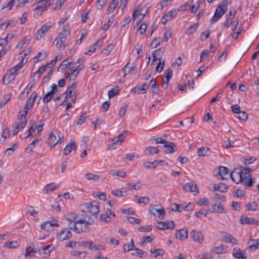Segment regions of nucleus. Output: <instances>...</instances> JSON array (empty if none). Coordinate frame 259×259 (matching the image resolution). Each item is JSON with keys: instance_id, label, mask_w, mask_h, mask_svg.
Here are the masks:
<instances>
[{"instance_id": "nucleus-27", "label": "nucleus", "mask_w": 259, "mask_h": 259, "mask_svg": "<svg viewBox=\"0 0 259 259\" xmlns=\"http://www.w3.org/2000/svg\"><path fill=\"white\" fill-rule=\"evenodd\" d=\"M219 173L221 178L223 180L228 179L230 175L229 173L228 168L223 166L220 167Z\"/></svg>"}, {"instance_id": "nucleus-50", "label": "nucleus", "mask_w": 259, "mask_h": 259, "mask_svg": "<svg viewBox=\"0 0 259 259\" xmlns=\"http://www.w3.org/2000/svg\"><path fill=\"white\" fill-rule=\"evenodd\" d=\"M11 96L9 94L5 95L0 103V108H3L10 100Z\"/></svg>"}, {"instance_id": "nucleus-20", "label": "nucleus", "mask_w": 259, "mask_h": 259, "mask_svg": "<svg viewBox=\"0 0 259 259\" xmlns=\"http://www.w3.org/2000/svg\"><path fill=\"white\" fill-rule=\"evenodd\" d=\"M240 223L242 224L258 225V221L252 218H249L247 216H242L240 218Z\"/></svg>"}, {"instance_id": "nucleus-7", "label": "nucleus", "mask_w": 259, "mask_h": 259, "mask_svg": "<svg viewBox=\"0 0 259 259\" xmlns=\"http://www.w3.org/2000/svg\"><path fill=\"white\" fill-rule=\"evenodd\" d=\"M72 236L70 231L66 228L64 227L60 231L56 233V237L57 240L62 242L70 239Z\"/></svg>"}, {"instance_id": "nucleus-38", "label": "nucleus", "mask_w": 259, "mask_h": 259, "mask_svg": "<svg viewBox=\"0 0 259 259\" xmlns=\"http://www.w3.org/2000/svg\"><path fill=\"white\" fill-rule=\"evenodd\" d=\"M175 144L169 142V144H165L164 145V152L166 153H172L174 152Z\"/></svg>"}, {"instance_id": "nucleus-43", "label": "nucleus", "mask_w": 259, "mask_h": 259, "mask_svg": "<svg viewBox=\"0 0 259 259\" xmlns=\"http://www.w3.org/2000/svg\"><path fill=\"white\" fill-rule=\"evenodd\" d=\"M198 27V24L197 23L191 25L189 28L186 30L185 33L187 35H190L196 30Z\"/></svg>"}, {"instance_id": "nucleus-56", "label": "nucleus", "mask_w": 259, "mask_h": 259, "mask_svg": "<svg viewBox=\"0 0 259 259\" xmlns=\"http://www.w3.org/2000/svg\"><path fill=\"white\" fill-rule=\"evenodd\" d=\"M152 236L153 237V235H151V236H144L142 238V241H141V245L142 246L144 245V244L146 243H150L153 240V238H152Z\"/></svg>"}, {"instance_id": "nucleus-45", "label": "nucleus", "mask_w": 259, "mask_h": 259, "mask_svg": "<svg viewBox=\"0 0 259 259\" xmlns=\"http://www.w3.org/2000/svg\"><path fill=\"white\" fill-rule=\"evenodd\" d=\"M114 19V15H112L106 23L104 24L102 27V29L104 31H107L111 24H112Z\"/></svg>"}, {"instance_id": "nucleus-24", "label": "nucleus", "mask_w": 259, "mask_h": 259, "mask_svg": "<svg viewBox=\"0 0 259 259\" xmlns=\"http://www.w3.org/2000/svg\"><path fill=\"white\" fill-rule=\"evenodd\" d=\"M128 63H127L122 68V71L123 72V77H124L125 75L127 74L133 75L136 74L137 73V70L135 67L132 66L128 67Z\"/></svg>"}, {"instance_id": "nucleus-42", "label": "nucleus", "mask_w": 259, "mask_h": 259, "mask_svg": "<svg viewBox=\"0 0 259 259\" xmlns=\"http://www.w3.org/2000/svg\"><path fill=\"white\" fill-rule=\"evenodd\" d=\"M118 5V0H112L107 10V12L108 14H110L112 13L115 9L116 8Z\"/></svg>"}, {"instance_id": "nucleus-63", "label": "nucleus", "mask_w": 259, "mask_h": 259, "mask_svg": "<svg viewBox=\"0 0 259 259\" xmlns=\"http://www.w3.org/2000/svg\"><path fill=\"white\" fill-rule=\"evenodd\" d=\"M118 93H119L118 90L115 89V88H112L110 91H109L108 92V97L109 99H111V98L114 97L115 95L118 94Z\"/></svg>"}, {"instance_id": "nucleus-17", "label": "nucleus", "mask_w": 259, "mask_h": 259, "mask_svg": "<svg viewBox=\"0 0 259 259\" xmlns=\"http://www.w3.org/2000/svg\"><path fill=\"white\" fill-rule=\"evenodd\" d=\"M54 247L53 244L42 246L39 249V253L44 257H47L50 255L51 251L53 250Z\"/></svg>"}, {"instance_id": "nucleus-40", "label": "nucleus", "mask_w": 259, "mask_h": 259, "mask_svg": "<svg viewBox=\"0 0 259 259\" xmlns=\"http://www.w3.org/2000/svg\"><path fill=\"white\" fill-rule=\"evenodd\" d=\"M248 243L249 244V248L251 250L259 249V239L251 240Z\"/></svg>"}, {"instance_id": "nucleus-11", "label": "nucleus", "mask_w": 259, "mask_h": 259, "mask_svg": "<svg viewBox=\"0 0 259 259\" xmlns=\"http://www.w3.org/2000/svg\"><path fill=\"white\" fill-rule=\"evenodd\" d=\"M242 172L243 171L241 167L235 168L230 173V177L234 183L238 184L241 181Z\"/></svg>"}, {"instance_id": "nucleus-55", "label": "nucleus", "mask_w": 259, "mask_h": 259, "mask_svg": "<svg viewBox=\"0 0 259 259\" xmlns=\"http://www.w3.org/2000/svg\"><path fill=\"white\" fill-rule=\"evenodd\" d=\"M176 208L175 209H173V210H175L179 212H182L183 210H185V203H180V204H174Z\"/></svg>"}, {"instance_id": "nucleus-14", "label": "nucleus", "mask_w": 259, "mask_h": 259, "mask_svg": "<svg viewBox=\"0 0 259 259\" xmlns=\"http://www.w3.org/2000/svg\"><path fill=\"white\" fill-rule=\"evenodd\" d=\"M86 206L89 211L94 215L100 211L99 203L96 201L87 203Z\"/></svg>"}, {"instance_id": "nucleus-51", "label": "nucleus", "mask_w": 259, "mask_h": 259, "mask_svg": "<svg viewBox=\"0 0 259 259\" xmlns=\"http://www.w3.org/2000/svg\"><path fill=\"white\" fill-rule=\"evenodd\" d=\"M17 144L16 143L14 144L11 148H8L5 152V154L7 156L11 155L13 152L17 148Z\"/></svg>"}, {"instance_id": "nucleus-26", "label": "nucleus", "mask_w": 259, "mask_h": 259, "mask_svg": "<svg viewBox=\"0 0 259 259\" xmlns=\"http://www.w3.org/2000/svg\"><path fill=\"white\" fill-rule=\"evenodd\" d=\"M94 223V221L91 220L90 221H88L85 220H83L82 228H79V230L81 231V232H89L90 231L91 228L90 226L92 225Z\"/></svg>"}, {"instance_id": "nucleus-5", "label": "nucleus", "mask_w": 259, "mask_h": 259, "mask_svg": "<svg viewBox=\"0 0 259 259\" xmlns=\"http://www.w3.org/2000/svg\"><path fill=\"white\" fill-rule=\"evenodd\" d=\"M226 11L227 6L226 4L219 5L215 9L213 16L210 19V22L213 24L218 21Z\"/></svg>"}, {"instance_id": "nucleus-48", "label": "nucleus", "mask_w": 259, "mask_h": 259, "mask_svg": "<svg viewBox=\"0 0 259 259\" xmlns=\"http://www.w3.org/2000/svg\"><path fill=\"white\" fill-rule=\"evenodd\" d=\"M257 203L255 201H252L247 204L246 208L248 210L254 211L257 209Z\"/></svg>"}, {"instance_id": "nucleus-31", "label": "nucleus", "mask_w": 259, "mask_h": 259, "mask_svg": "<svg viewBox=\"0 0 259 259\" xmlns=\"http://www.w3.org/2000/svg\"><path fill=\"white\" fill-rule=\"evenodd\" d=\"M198 155L199 156H208L210 155L211 151L207 147H201L198 149Z\"/></svg>"}, {"instance_id": "nucleus-41", "label": "nucleus", "mask_w": 259, "mask_h": 259, "mask_svg": "<svg viewBox=\"0 0 259 259\" xmlns=\"http://www.w3.org/2000/svg\"><path fill=\"white\" fill-rule=\"evenodd\" d=\"M72 62L69 61L68 59L64 60L60 64L59 67V71H64L69 65L71 64Z\"/></svg>"}, {"instance_id": "nucleus-59", "label": "nucleus", "mask_w": 259, "mask_h": 259, "mask_svg": "<svg viewBox=\"0 0 259 259\" xmlns=\"http://www.w3.org/2000/svg\"><path fill=\"white\" fill-rule=\"evenodd\" d=\"M226 19L223 23V25L226 28H228L229 27L231 24L233 23L232 21L233 19L231 17H228V15H226Z\"/></svg>"}, {"instance_id": "nucleus-1", "label": "nucleus", "mask_w": 259, "mask_h": 259, "mask_svg": "<svg viewBox=\"0 0 259 259\" xmlns=\"http://www.w3.org/2000/svg\"><path fill=\"white\" fill-rule=\"evenodd\" d=\"M37 97V93L33 92L30 95V98L27 100L24 106L23 111H21L18 115V119L19 122L13 126L12 134L13 136L17 135L19 132L22 131L25 126L26 121V115L29 108H31L34 103V101Z\"/></svg>"}, {"instance_id": "nucleus-19", "label": "nucleus", "mask_w": 259, "mask_h": 259, "mask_svg": "<svg viewBox=\"0 0 259 259\" xmlns=\"http://www.w3.org/2000/svg\"><path fill=\"white\" fill-rule=\"evenodd\" d=\"M222 239L225 242L227 243H231L236 245L237 244L238 242L237 239L236 238L227 232L225 233Z\"/></svg>"}, {"instance_id": "nucleus-37", "label": "nucleus", "mask_w": 259, "mask_h": 259, "mask_svg": "<svg viewBox=\"0 0 259 259\" xmlns=\"http://www.w3.org/2000/svg\"><path fill=\"white\" fill-rule=\"evenodd\" d=\"M127 188L129 190H139L141 188L142 184L139 182L130 183L126 184Z\"/></svg>"}, {"instance_id": "nucleus-22", "label": "nucleus", "mask_w": 259, "mask_h": 259, "mask_svg": "<svg viewBox=\"0 0 259 259\" xmlns=\"http://www.w3.org/2000/svg\"><path fill=\"white\" fill-rule=\"evenodd\" d=\"M184 190L188 192L198 193V189L196 184L193 182H188L183 187Z\"/></svg>"}, {"instance_id": "nucleus-25", "label": "nucleus", "mask_w": 259, "mask_h": 259, "mask_svg": "<svg viewBox=\"0 0 259 259\" xmlns=\"http://www.w3.org/2000/svg\"><path fill=\"white\" fill-rule=\"evenodd\" d=\"M211 251L216 254L225 253L228 251V247L227 245L223 244L220 246L214 247L212 249Z\"/></svg>"}, {"instance_id": "nucleus-6", "label": "nucleus", "mask_w": 259, "mask_h": 259, "mask_svg": "<svg viewBox=\"0 0 259 259\" xmlns=\"http://www.w3.org/2000/svg\"><path fill=\"white\" fill-rule=\"evenodd\" d=\"M148 210L150 213H152L155 217L158 218L159 219H162L165 215L164 209L157 205H150L149 207Z\"/></svg>"}, {"instance_id": "nucleus-15", "label": "nucleus", "mask_w": 259, "mask_h": 259, "mask_svg": "<svg viewBox=\"0 0 259 259\" xmlns=\"http://www.w3.org/2000/svg\"><path fill=\"white\" fill-rule=\"evenodd\" d=\"M190 236L194 241L202 243L204 241V237L201 231L193 230L190 232Z\"/></svg>"}, {"instance_id": "nucleus-21", "label": "nucleus", "mask_w": 259, "mask_h": 259, "mask_svg": "<svg viewBox=\"0 0 259 259\" xmlns=\"http://www.w3.org/2000/svg\"><path fill=\"white\" fill-rule=\"evenodd\" d=\"M126 137V132L123 131L122 133L119 134L117 137L112 140V147L115 144L121 145L122 142L124 140L125 138Z\"/></svg>"}, {"instance_id": "nucleus-12", "label": "nucleus", "mask_w": 259, "mask_h": 259, "mask_svg": "<svg viewBox=\"0 0 259 259\" xmlns=\"http://www.w3.org/2000/svg\"><path fill=\"white\" fill-rule=\"evenodd\" d=\"M242 179L240 184L246 187H251L255 183V178H252V176H247V175H243L242 172Z\"/></svg>"}, {"instance_id": "nucleus-35", "label": "nucleus", "mask_w": 259, "mask_h": 259, "mask_svg": "<svg viewBox=\"0 0 259 259\" xmlns=\"http://www.w3.org/2000/svg\"><path fill=\"white\" fill-rule=\"evenodd\" d=\"M58 186H57L55 183H52L46 185L43 189V191L45 194L48 193L49 192H53L55 191Z\"/></svg>"}, {"instance_id": "nucleus-36", "label": "nucleus", "mask_w": 259, "mask_h": 259, "mask_svg": "<svg viewBox=\"0 0 259 259\" xmlns=\"http://www.w3.org/2000/svg\"><path fill=\"white\" fill-rule=\"evenodd\" d=\"M109 174L113 176H118L121 178H124L126 176V173L123 170H118L115 169L110 170Z\"/></svg>"}, {"instance_id": "nucleus-54", "label": "nucleus", "mask_w": 259, "mask_h": 259, "mask_svg": "<svg viewBox=\"0 0 259 259\" xmlns=\"http://www.w3.org/2000/svg\"><path fill=\"white\" fill-rule=\"evenodd\" d=\"M114 46L113 44L108 45L106 48L103 50L102 52L106 55H109L113 50Z\"/></svg>"}, {"instance_id": "nucleus-62", "label": "nucleus", "mask_w": 259, "mask_h": 259, "mask_svg": "<svg viewBox=\"0 0 259 259\" xmlns=\"http://www.w3.org/2000/svg\"><path fill=\"white\" fill-rule=\"evenodd\" d=\"M23 66V64L22 62L19 63L18 64L16 65L15 66L13 67V68L11 69L10 70V71L11 72L12 74H14L16 75V72L17 71L21 68Z\"/></svg>"}, {"instance_id": "nucleus-34", "label": "nucleus", "mask_w": 259, "mask_h": 259, "mask_svg": "<svg viewBox=\"0 0 259 259\" xmlns=\"http://www.w3.org/2000/svg\"><path fill=\"white\" fill-rule=\"evenodd\" d=\"M224 208L223 205L221 203L214 204L212 205L211 212L218 213L224 212Z\"/></svg>"}, {"instance_id": "nucleus-10", "label": "nucleus", "mask_w": 259, "mask_h": 259, "mask_svg": "<svg viewBox=\"0 0 259 259\" xmlns=\"http://www.w3.org/2000/svg\"><path fill=\"white\" fill-rule=\"evenodd\" d=\"M52 23L48 22L41 26L40 28L35 34V38L37 40L40 39L51 28Z\"/></svg>"}, {"instance_id": "nucleus-33", "label": "nucleus", "mask_w": 259, "mask_h": 259, "mask_svg": "<svg viewBox=\"0 0 259 259\" xmlns=\"http://www.w3.org/2000/svg\"><path fill=\"white\" fill-rule=\"evenodd\" d=\"M76 148V144L75 142H71L67 145L63 149V153L64 155H69L72 150H75Z\"/></svg>"}, {"instance_id": "nucleus-8", "label": "nucleus", "mask_w": 259, "mask_h": 259, "mask_svg": "<svg viewBox=\"0 0 259 259\" xmlns=\"http://www.w3.org/2000/svg\"><path fill=\"white\" fill-rule=\"evenodd\" d=\"M148 12V9L146 7L138 6L136 9L134 10L133 16L134 19H138L140 21H142L145 15Z\"/></svg>"}, {"instance_id": "nucleus-60", "label": "nucleus", "mask_w": 259, "mask_h": 259, "mask_svg": "<svg viewBox=\"0 0 259 259\" xmlns=\"http://www.w3.org/2000/svg\"><path fill=\"white\" fill-rule=\"evenodd\" d=\"M157 160L152 162H146L143 163V166L146 168H155L157 165Z\"/></svg>"}, {"instance_id": "nucleus-49", "label": "nucleus", "mask_w": 259, "mask_h": 259, "mask_svg": "<svg viewBox=\"0 0 259 259\" xmlns=\"http://www.w3.org/2000/svg\"><path fill=\"white\" fill-rule=\"evenodd\" d=\"M39 141V139H35V140H33V141L30 143L27 147V148H26L25 150L28 152H30L32 151L33 149L35 147V144L38 143Z\"/></svg>"}, {"instance_id": "nucleus-3", "label": "nucleus", "mask_w": 259, "mask_h": 259, "mask_svg": "<svg viewBox=\"0 0 259 259\" xmlns=\"http://www.w3.org/2000/svg\"><path fill=\"white\" fill-rule=\"evenodd\" d=\"M63 136H61L57 131H53L49 134L47 143L51 146V148H53L59 143L62 142Z\"/></svg>"}, {"instance_id": "nucleus-32", "label": "nucleus", "mask_w": 259, "mask_h": 259, "mask_svg": "<svg viewBox=\"0 0 259 259\" xmlns=\"http://www.w3.org/2000/svg\"><path fill=\"white\" fill-rule=\"evenodd\" d=\"M159 150L157 147L154 146H149L145 148L144 152L146 155H152L154 154H157Z\"/></svg>"}, {"instance_id": "nucleus-39", "label": "nucleus", "mask_w": 259, "mask_h": 259, "mask_svg": "<svg viewBox=\"0 0 259 259\" xmlns=\"http://www.w3.org/2000/svg\"><path fill=\"white\" fill-rule=\"evenodd\" d=\"M85 178L88 180H92L94 181H98L100 177L98 175L94 174L92 172H88L84 175Z\"/></svg>"}, {"instance_id": "nucleus-9", "label": "nucleus", "mask_w": 259, "mask_h": 259, "mask_svg": "<svg viewBox=\"0 0 259 259\" xmlns=\"http://www.w3.org/2000/svg\"><path fill=\"white\" fill-rule=\"evenodd\" d=\"M81 245L90 250H104L105 248V245L103 244L96 245L92 241H83L81 242Z\"/></svg>"}, {"instance_id": "nucleus-16", "label": "nucleus", "mask_w": 259, "mask_h": 259, "mask_svg": "<svg viewBox=\"0 0 259 259\" xmlns=\"http://www.w3.org/2000/svg\"><path fill=\"white\" fill-rule=\"evenodd\" d=\"M83 219L77 220L74 222L73 224L68 225V228L75 232L76 233H80L81 231L79 230V228H82Z\"/></svg>"}, {"instance_id": "nucleus-4", "label": "nucleus", "mask_w": 259, "mask_h": 259, "mask_svg": "<svg viewBox=\"0 0 259 259\" xmlns=\"http://www.w3.org/2000/svg\"><path fill=\"white\" fill-rule=\"evenodd\" d=\"M83 67V64H79L76 68L73 67H69L64 73V77L74 81Z\"/></svg>"}, {"instance_id": "nucleus-2", "label": "nucleus", "mask_w": 259, "mask_h": 259, "mask_svg": "<svg viewBox=\"0 0 259 259\" xmlns=\"http://www.w3.org/2000/svg\"><path fill=\"white\" fill-rule=\"evenodd\" d=\"M69 34V25L66 24L63 27L62 31L59 32L58 36L54 40L53 45L60 50H64L65 48L64 42L66 40L67 36Z\"/></svg>"}, {"instance_id": "nucleus-46", "label": "nucleus", "mask_w": 259, "mask_h": 259, "mask_svg": "<svg viewBox=\"0 0 259 259\" xmlns=\"http://www.w3.org/2000/svg\"><path fill=\"white\" fill-rule=\"evenodd\" d=\"M36 252V251L34 250V249L31 246L27 247L26 249L25 256L31 257L34 255V253Z\"/></svg>"}, {"instance_id": "nucleus-53", "label": "nucleus", "mask_w": 259, "mask_h": 259, "mask_svg": "<svg viewBox=\"0 0 259 259\" xmlns=\"http://www.w3.org/2000/svg\"><path fill=\"white\" fill-rule=\"evenodd\" d=\"M172 75V71L170 69H166L164 72V76L165 79L164 80H166L167 81H169V79L171 78Z\"/></svg>"}, {"instance_id": "nucleus-64", "label": "nucleus", "mask_w": 259, "mask_h": 259, "mask_svg": "<svg viewBox=\"0 0 259 259\" xmlns=\"http://www.w3.org/2000/svg\"><path fill=\"white\" fill-rule=\"evenodd\" d=\"M248 118V115L246 112L240 111L238 113V118L240 120L246 121L247 120Z\"/></svg>"}, {"instance_id": "nucleus-23", "label": "nucleus", "mask_w": 259, "mask_h": 259, "mask_svg": "<svg viewBox=\"0 0 259 259\" xmlns=\"http://www.w3.org/2000/svg\"><path fill=\"white\" fill-rule=\"evenodd\" d=\"M232 254L233 256L237 259H246L245 250H241L239 248H234Z\"/></svg>"}, {"instance_id": "nucleus-30", "label": "nucleus", "mask_w": 259, "mask_h": 259, "mask_svg": "<svg viewBox=\"0 0 259 259\" xmlns=\"http://www.w3.org/2000/svg\"><path fill=\"white\" fill-rule=\"evenodd\" d=\"M177 239L184 240L188 238V231L186 229H181L179 230L176 234Z\"/></svg>"}, {"instance_id": "nucleus-28", "label": "nucleus", "mask_w": 259, "mask_h": 259, "mask_svg": "<svg viewBox=\"0 0 259 259\" xmlns=\"http://www.w3.org/2000/svg\"><path fill=\"white\" fill-rule=\"evenodd\" d=\"M65 220L68 222V225L73 224L77 218V214L74 212H69L65 214Z\"/></svg>"}, {"instance_id": "nucleus-52", "label": "nucleus", "mask_w": 259, "mask_h": 259, "mask_svg": "<svg viewBox=\"0 0 259 259\" xmlns=\"http://www.w3.org/2000/svg\"><path fill=\"white\" fill-rule=\"evenodd\" d=\"M243 162L245 164H249L253 163L256 158L255 157H243Z\"/></svg>"}, {"instance_id": "nucleus-61", "label": "nucleus", "mask_w": 259, "mask_h": 259, "mask_svg": "<svg viewBox=\"0 0 259 259\" xmlns=\"http://www.w3.org/2000/svg\"><path fill=\"white\" fill-rule=\"evenodd\" d=\"M152 227L151 225L143 226L138 228V231L141 232L151 231Z\"/></svg>"}, {"instance_id": "nucleus-13", "label": "nucleus", "mask_w": 259, "mask_h": 259, "mask_svg": "<svg viewBox=\"0 0 259 259\" xmlns=\"http://www.w3.org/2000/svg\"><path fill=\"white\" fill-rule=\"evenodd\" d=\"M178 11L176 9H172L166 13L161 18V22L162 24L165 25L167 22L177 15Z\"/></svg>"}, {"instance_id": "nucleus-18", "label": "nucleus", "mask_w": 259, "mask_h": 259, "mask_svg": "<svg viewBox=\"0 0 259 259\" xmlns=\"http://www.w3.org/2000/svg\"><path fill=\"white\" fill-rule=\"evenodd\" d=\"M51 5L50 0H39L37 4H35L33 6L35 9L42 8L43 10H46Z\"/></svg>"}, {"instance_id": "nucleus-58", "label": "nucleus", "mask_w": 259, "mask_h": 259, "mask_svg": "<svg viewBox=\"0 0 259 259\" xmlns=\"http://www.w3.org/2000/svg\"><path fill=\"white\" fill-rule=\"evenodd\" d=\"M41 228L46 231H50L52 229L51 225L48 221L42 223L40 225Z\"/></svg>"}, {"instance_id": "nucleus-44", "label": "nucleus", "mask_w": 259, "mask_h": 259, "mask_svg": "<svg viewBox=\"0 0 259 259\" xmlns=\"http://www.w3.org/2000/svg\"><path fill=\"white\" fill-rule=\"evenodd\" d=\"M16 77V75L12 74L11 72L9 71V73L5 75L3 77V81H7V83H10L11 81L13 80Z\"/></svg>"}, {"instance_id": "nucleus-29", "label": "nucleus", "mask_w": 259, "mask_h": 259, "mask_svg": "<svg viewBox=\"0 0 259 259\" xmlns=\"http://www.w3.org/2000/svg\"><path fill=\"white\" fill-rule=\"evenodd\" d=\"M48 56V53L44 50L38 53L37 55L33 58L34 63H37L45 59Z\"/></svg>"}, {"instance_id": "nucleus-57", "label": "nucleus", "mask_w": 259, "mask_h": 259, "mask_svg": "<svg viewBox=\"0 0 259 259\" xmlns=\"http://www.w3.org/2000/svg\"><path fill=\"white\" fill-rule=\"evenodd\" d=\"M26 211L29 213L31 215L34 216L37 213V211H36L33 207L30 205H27L26 207Z\"/></svg>"}, {"instance_id": "nucleus-47", "label": "nucleus", "mask_w": 259, "mask_h": 259, "mask_svg": "<svg viewBox=\"0 0 259 259\" xmlns=\"http://www.w3.org/2000/svg\"><path fill=\"white\" fill-rule=\"evenodd\" d=\"M172 2V0H163L157 4V7L158 9H162L164 7L167 6Z\"/></svg>"}]
</instances>
